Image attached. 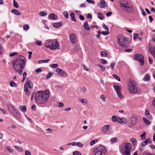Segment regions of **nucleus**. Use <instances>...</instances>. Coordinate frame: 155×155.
Here are the masks:
<instances>
[{
	"label": "nucleus",
	"mask_w": 155,
	"mask_h": 155,
	"mask_svg": "<svg viewBox=\"0 0 155 155\" xmlns=\"http://www.w3.org/2000/svg\"><path fill=\"white\" fill-rule=\"evenodd\" d=\"M115 63H114V62H112V63L111 64V65H110V67H111V69L112 70H113L114 69V67L115 66Z\"/></svg>",
	"instance_id": "nucleus-54"
},
{
	"label": "nucleus",
	"mask_w": 155,
	"mask_h": 155,
	"mask_svg": "<svg viewBox=\"0 0 155 155\" xmlns=\"http://www.w3.org/2000/svg\"><path fill=\"white\" fill-rule=\"evenodd\" d=\"M113 86L116 92L117 93L118 97L119 98H122V95L120 91V87L115 84H114L113 85Z\"/></svg>",
	"instance_id": "nucleus-8"
},
{
	"label": "nucleus",
	"mask_w": 155,
	"mask_h": 155,
	"mask_svg": "<svg viewBox=\"0 0 155 155\" xmlns=\"http://www.w3.org/2000/svg\"><path fill=\"white\" fill-rule=\"evenodd\" d=\"M152 141L149 138L147 139L145 141H143L141 143L142 146L144 147L147 145L148 143H151Z\"/></svg>",
	"instance_id": "nucleus-16"
},
{
	"label": "nucleus",
	"mask_w": 155,
	"mask_h": 155,
	"mask_svg": "<svg viewBox=\"0 0 155 155\" xmlns=\"http://www.w3.org/2000/svg\"><path fill=\"white\" fill-rule=\"evenodd\" d=\"M30 28L28 24H26L23 26V29L25 31H27Z\"/></svg>",
	"instance_id": "nucleus-35"
},
{
	"label": "nucleus",
	"mask_w": 155,
	"mask_h": 155,
	"mask_svg": "<svg viewBox=\"0 0 155 155\" xmlns=\"http://www.w3.org/2000/svg\"><path fill=\"white\" fill-rule=\"evenodd\" d=\"M117 140V138H112L111 139L110 141L113 143H114Z\"/></svg>",
	"instance_id": "nucleus-61"
},
{
	"label": "nucleus",
	"mask_w": 155,
	"mask_h": 155,
	"mask_svg": "<svg viewBox=\"0 0 155 155\" xmlns=\"http://www.w3.org/2000/svg\"><path fill=\"white\" fill-rule=\"evenodd\" d=\"M123 147L121 149L123 155H130L131 146L130 143H124L122 146Z\"/></svg>",
	"instance_id": "nucleus-4"
},
{
	"label": "nucleus",
	"mask_w": 155,
	"mask_h": 155,
	"mask_svg": "<svg viewBox=\"0 0 155 155\" xmlns=\"http://www.w3.org/2000/svg\"><path fill=\"white\" fill-rule=\"evenodd\" d=\"M24 91L25 94L27 96H29L30 95V92L28 90V87L24 88Z\"/></svg>",
	"instance_id": "nucleus-26"
},
{
	"label": "nucleus",
	"mask_w": 155,
	"mask_h": 155,
	"mask_svg": "<svg viewBox=\"0 0 155 155\" xmlns=\"http://www.w3.org/2000/svg\"><path fill=\"white\" fill-rule=\"evenodd\" d=\"M72 146H77L80 147H82L83 145V144L79 142H74L72 143Z\"/></svg>",
	"instance_id": "nucleus-25"
},
{
	"label": "nucleus",
	"mask_w": 155,
	"mask_h": 155,
	"mask_svg": "<svg viewBox=\"0 0 155 155\" xmlns=\"http://www.w3.org/2000/svg\"><path fill=\"white\" fill-rule=\"evenodd\" d=\"M103 27L107 31H109L108 28L104 24H103Z\"/></svg>",
	"instance_id": "nucleus-60"
},
{
	"label": "nucleus",
	"mask_w": 155,
	"mask_h": 155,
	"mask_svg": "<svg viewBox=\"0 0 155 155\" xmlns=\"http://www.w3.org/2000/svg\"><path fill=\"white\" fill-rule=\"evenodd\" d=\"M106 152L104 146H100L95 149L94 150L95 155H105Z\"/></svg>",
	"instance_id": "nucleus-5"
},
{
	"label": "nucleus",
	"mask_w": 155,
	"mask_h": 155,
	"mask_svg": "<svg viewBox=\"0 0 155 155\" xmlns=\"http://www.w3.org/2000/svg\"><path fill=\"white\" fill-rule=\"evenodd\" d=\"M30 81H27L24 85V88L25 87H28L30 89H31L33 87L32 85H31L30 84Z\"/></svg>",
	"instance_id": "nucleus-24"
},
{
	"label": "nucleus",
	"mask_w": 155,
	"mask_h": 155,
	"mask_svg": "<svg viewBox=\"0 0 155 155\" xmlns=\"http://www.w3.org/2000/svg\"><path fill=\"white\" fill-rule=\"evenodd\" d=\"M86 1L87 2L89 3L93 4H95V2L92 0H86Z\"/></svg>",
	"instance_id": "nucleus-56"
},
{
	"label": "nucleus",
	"mask_w": 155,
	"mask_h": 155,
	"mask_svg": "<svg viewBox=\"0 0 155 155\" xmlns=\"http://www.w3.org/2000/svg\"><path fill=\"white\" fill-rule=\"evenodd\" d=\"M63 25V23L61 22H59L58 23H54L53 24V26L54 28H58L60 27Z\"/></svg>",
	"instance_id": "nucleus-18"
},
{
	"label": "nucleus",
	"mask_w": 155,
	"mask_h": 155,
	"mask_svg": "<svg viewBox=\"0 0 155 155\" xmlns=\"http://www.w3.org/2000/svg\"><path fill=\"white\" fill-rule=\"evenodd\" d=\"M101 54L103 57H106L107 55V54L104 51H102L101 52Z\"/></svg>",
	"instance_id": "nucleus-46"
},
{
	"label": "nucleus",
	"mask_w": 155,
	"mask_h": 155,
	"mask_svg": "<svg viewBox=\"0 0 155 155\" xmlns=\"http://www.w3.org/2000/svg\"><path fill=\"white\" fill-rule=\"evenodd\" d=\"M118 117L115 116H113L111 118L112 120L114 122H116L117 121Z\"/></svg>",
	"instance_id": "nucleus-34"
},
{
	"label": "nucleus",
	"mask_w": 155,
	"mask_h": 155,
	"mask_svg": "<svg viewBox=\"0 0 155 155\" xmlns=\"http://www.w3.org/2000/svg\"><path fill=\"white\" fill-rule=\"evenodd\" d=\"M25 155H31V153L29 150H27L25 151Z\"/></svg>",
	"instance_id": "nucleus-57"
},
{
	"label": "nucleus",
	"mask_w": 155,
	"mask_h": 155,
	"mask_svg": "<svg viewBox=\"0 0 155 155\" xmlns=\"http://www.w3.org/2000/svg\"><path fill=\"white\" fill-rule=\"evenodd\" d=\"M52 45H51L50 49L54 50L57 49L59 46L58 43L57 41H54L53 40Z\"/></svg>",
	"instance_id": "nucleus-10"
},
{
	"label": "nucleus",
	"mask_w": 155,
	"mask_h": 155,
	"mask_svg": "<svg viewBox=\"0 0 155 155\" xmlns=\"http://www.w3.org/2000/svg\"><path fill=\"white\" fill-rule=\"evenodd\" d=\"M46 131L48 133L51 134L52 132V130L50 128H48L46 130Z\"/></svg>",
	"instance_id": "nucleus-63"
},
{
	"label": "nucleus",
	"mask_w": 155,
	"mask_h": 155,
	"mask_svg": "<svg viewBox=\"0 0 155 155\" xmlns=\"http://www.w3.org/2000/svg\"><path fill=\"white\" fill-rule=\"evenodd\" d=\"M48 17L51 20H55L58 18L57 16L54 13L50 14L48 16Z\"/></svg>",
	"instance_id": "nucleus-19"
},
{
	"label": "nucleus",
	"mask_w": 155,
	"mask_h": 155,
	"mask_svg": "<svg viewBox=\"0 0 155 155\" xmlns=\"http://www.w3.org/2000/svg\"><path fill=\"white\" fill-rule=\"evenodd\" d=\"M13 6L16 8H18L19 7L18 3L16 2L15 0H13Z\"/></svg>",
	"instance_id": "nucleus-39"
},
{
	"label": "nucleus",
	"mask_w": 155,
	"mask_h": 155,
	"mask_svg": "<svg viewBox=\"0 0 155 155\" xmlns=\"http://www.w3.org/2000/svg\"><path fill=\"white\" fill-rule=\"evenodd\" d=\"M143 80L145 81H148L150 80V77L149 74H146L143 78Z\"/></svg>",
	"instance_id": "nucleus-22"
},
{
	"label": "nucleus",
	"mask_w": 155,
	"mask_h": 155,
	"mask_svg": "<svg viewBox=\"0 0 155 155\" xmlns=\"http://www.w3.org/2000/svg\"><path fill=\"white\" fill-rule=\"evenodd\" d=\"M53 40H47L46 41L45 47L47 48L50 49L51 45H52Z\"/></svg>",
	"instance_id": "nucleus-14"
},
{
	"label": "nucleus",
	"mask_w": 155,
	"mask_h": 155,
	"mask_svg": "<svg viewBox=\"0 0 155 155\" xmlns=\"http://www.w3.org/2000/svg\"><path fill=\"white\" fill-rule=\"evenodd\" d=\"M128 89L130 92L132 93H139V89L135 86V84L131 82L129 84Z\"/></svg>",
	"instance_id": "nucleus-7"
},
{
	"label": "nucleus",
	"mask_w": 155,
	"mask_h": 155,
	"mask_svg": "<svg viewBox=\"0 0 155 155\" xmlns=\"http://www.w3.org/2000/svg\"><path fill=\"white\" fill-rule=\"evenodd\" d=\"M130 141L132 142L134 146L137 145V140L136 139L132 138L131 139Z\"/></svg>",
	"instance_id": "nucleus-33"
},
{
	"label": "nucleus",
	"mask_w": 155,
	"mask_h": 155,
	"mask_svg": "<svg viewBox=\"0 0 155 155\" xmlns=\"http://www.w3.org/2000/svg\"><path fill=\"white\" fill-rule=\"evenodd\" d=\"M112 14V12H107L106 14V15L107 17L110 16Z\"/></svg>",
	"instance_id": "nucleus-64"
},
{
	"label": "nucleus",
	"mask_w": 155,
	"mask_h": 155,
	"mask_svg": "<svg viewBox=\"0 0 155 155\" xmlns=\"http://www.w3.org/2000/svg\"><path fill=\"white\" fill-rule=\"evenodd\" d=\"M98 17L100 19L102 20L104 18V15L103 14L100 12L97 13Z\"/></svg>",
	"instance_id": "nucleus-31"
},
{
	"label": "nucleus",
	"mask_w": 155,
	"mask_h": 155,
	"mask_svg": "<svg viewBox=\"0 0 155 155\" xmlns=\"http://www.w3.org/2000/svg\"><path fill=\"white\" fill-rule=\"evenodd\" d=\"M149 52L153 55V53L155 51V48H153V46H150L149 47Z\"/></svg>",
	"instance_id": "nucleus-29"
},
{
	"label": "nucleus",
	"mask_w": 155,
	"mask_h": 155,
	"mask_svg": "<svg viewBox=\"0 0 155 155\" xmlns=\"http://www.w3.org/2000/svg\"><path fill=\"white\" fill-rule=\"evenodd\" d=\"M70 38L71 41L73 43H75L76 41V38L75 35L73 33H71L70 35Z\"/></svg>",
	"instance_id": "nucleus-13"
},
{
	"label": "nucleus",
	"mask_w": 155,
	"mask_h": 155,
	"mask_svg": "<svg viewBox=\"0 0 155 155\" xmlns=\"http://www.w3.org/2000/svg\"><path fill=\"white\" fill-rule=\"evenodd\" d=\"M110 127V125L107 124L104 126L102 129V131L103 132L106 133L107 131L108 130Z\"/></svg>",
	"instance_id": "nucleus-20"
},
{
	"label": "nucleus",
	"mask_w": 155,
	"mask_h": 155,
	"mask_svg": "<svg viewBox=\"0 0 155 155\" xmlns=\"http://www.w3.org/2000/svg\"><path fill=\"white\" fill-rule=\"evenodd\" d=\"M124 1H120V6L121 7H124L126 10L128 12H131L133 10V8L132 6H129L128 5V2H126L124 3Z\"/></svg>",
	"instance_id": "nucleus-6"
},
{
	"label": "nucleus",
	"mask_w": 155,
	"mask_h": 155,
	"mask_svg": "<svg viewBox=\"0 0 155 155\" xmlns=\"http://www.w3.org/2000/svg\"><path fill=\"white\" fill-rule=\"evenodd\" d=\"M139 34H137L136 33H135L134 34V37H133V39L134 40H135L137 38V36L139 35Z\"/></svg>",
	"instance_id": "nucleus-62"
},
{
	"label": "nucleus",
	"mask_w": 155,
	"mask_h": 155,
	"mask_svg": "<svg viewBox=\"0 0 155 155\" xmlns=\"http://www.w3.org/2000/svg\"><path fill=\"white\" fill-rule=\"evenodd\" d=\"M10 85L12 87H15L17 86V84L12 81H10Z\"/></svg>",
	"instance_id": "nucleus-36"
},
{
	"label": "nucleus",
	"mask_w": 155,
	"mask_h": 155,
	"mask_svg": "<svg viewBox=\"0 0 155 155\" xmlns=\"http://www.w3.org/2000/svg\"><path fill=\"white\" fill-rule=\"evenodd\" d=\"M143 120L144 123H146V124L149 125L150 124V121L148 120L147 119L143 117Z\"/></svg>",
	"instance_id": "nucleus-38"
},
{
	"label": "nucleus",
	"mask_w": 155,
	"mask_h": 155,
	"mask_svg": "<svg viewBox=\"0 0 155 155\" xmlns=\"http://www.w3.org/2000/svg\"><path fill=\"white\" fill-rule=\"evenodd\" d=\"M49 97V91L46 90L43 91H40L35 93V96L36 102L39 104H45Z\"/></svg>",
	"instance_id": "nucleus-2"
},
{
	"label": "nucleus",
	"mask_w": 155,
	"mask_h": 155,
	"mask_svg": "<svg viewBox=\"0 0 155 155\" xmlns=\"http://www.w3.org/2000/svg\"><path fill=\"white\" fill-rule=\"evenodd\" d=\"M58 105H57V106L59 107H63L64 105L63 103L61 102H58Z\"/></svg>",
	"instance_id": "nucleus-43"
},
{
	"label": "nucleus",
	"mask_w": 155,
	"mask_h": 155,
	"mask_svg": "<svg viewBox=\"0 0 155 155\" xmlns=\"http://www.w3.org/2000/svg\"><path fill=\"white\" fill-rule=\"evenodd\" d=\"M81 102L82 103H85L86 104H87V101L85 99H81Z\"/></svg>",
	"instance_id": "nucleus-58"
},
{
	"label": "nucleus",
	"mask_w": 155,
	"mask_h": 155,
	"mask_svg": "<svg viewBox=\"0 0 155 155\" xmlns=\"http://www.w3.org/2000/svg\"><path fill=\"white\" fill-rule=\"evenodd\" d=\"M146 133L144 132L140 135L141 139L142 140H144L146 139Z\"/></svg>",
	"instance_id": "nucleus-32"
},
{
	"label": "nucleus",
	"mask_w": 155,
	"mask_h": 155,
	"mask_svg": "<svg viewBox=\"0 0 155 155\" xmlns=\"http://www.w3.org/2000/svg\"><path fill=\"white\" fill-rule=\"evenodd\" d=\"M26 64V61L25 57L22 55L18 56L13 61L12 67L14 70L19 74H22L23 70Z\"/></svg>",
	"instance_id": "nucleus-1"
},
{
	"label": "nucleus",
	"mask_w": 155,
	"mask_h": 155,
	"mask_svg": "<svg viewBox=\"0 0 155 155\" xmlns=\"http://www.w3.org/2000/svg\"><path fill=\"white\" fill-rule=\"evenodd\" d=\"M47 13L46 12H41L39 13V15L41 16H44L46 15Z\"/></svg>",
	"instance_id": "nucleus-42"
},
{
	"label": "nucleus",
	"mask_w": 155,
	"mask_h": 155,
	"mask_svg": "<svg viewBox=\"0 0 155 155\" xmlns=\"http://www.w3.org/2000/svg\"><path fill=\"white\" fill-rule=\"evenodd\" d=\"M14 114H12L11 115H12L14 117L16 118L17 120L19 119L21 117V114L19 112L18 110L17 109H16L14 111Z\"/></svg>",
	"instance_id": "nucleus-11"
},
{
	"label": "nucleus",
	"mask_w": 155,
	"mask_h": 155,
	"mask_svg": "<svg viewBox=\"0 0 155 155\" xmlns=\"http://www.w3.org/2000/svg\"><path fill=\"white\" fill-rule=\"evenodd\" d=\"M56 72L61 76H62L64 74L66 75H67V74L64 72L62 69L58 68H57Z\"/></svg>",
	"instance_id": "nucleus-12"
},
{
	"label": "nucleus",
	"mask_w": 155,
	"mask_h": 155,
	"mask_svg": "<svg viewBox=\"0 0 155 155\" xmlns=\"http://www.w3.org/2000/svg\"><path fill=\"white\" fill-rule=\"evenodd\" d=\"M143 155H153L151 153H148L146 151H145L143 153Z\"/></svg>",
	"instance_id": "nucleus-59"
},
{
	"label": "nucleus",
	"mask_w": 155,
	"mask_h": 155,
	"mask_svg": "<svg viewBox=\"0 0 155 155\" xmlns=\"http://www.w3.org/2000/svg\"><path fill=\"white\" fill-rule=\"evenodd\" d=\"M101 33L104 35H107L109 34L110 32L108 31H104L101 32Z\"/></svg>",
	"instance_id": "nucleus-48"
},
{
	"label": "nucleus",
	"mask_w": 155,
	"mask_h": 155,
	"mask_svg": "<svg viewBox=\"0 0 155 155\" xmlns=\"http://www.w3.org/2000/svg\"><path fill=\"white\" fill-rule=\"evenodd\" d=\"M73 154L74 155H81V153L78 151L73 152Z\"/></svg>",
	"instance_id": "nucleus-44"
},
{
	"label": "nucleus",
	"mask_w": 155,
	"mask_h": 155,
	"mask_svg": "<svg viewBox=\"0 0 155 155\" xmlns=\"http://www.w3.org/2000/svg\"><path fill=\"white\" fill-rule=\"evenodd\" d=\"M100 62L103 64H107V61L104 59H101L100 60Z\"/></svg>",
	"instance_id": "nucleus-45"
},
{
	"label": "nucleus",
	"mask_w": 155,
	"mask_h": 155,
	"mask_svg": "<svg viewBox=\"0 0 155 155\" xmlns=\"http://www.w3.org/2000/svg\"><path fill=\"white\" fill-rule=\"evenodd\" d=\"M53 75V73L52 72H50L48 73L46 77V78L48 79L50 78Z\"/></svg>",
	"instance_id": "nucleus-37"
},
{
	"label": "nucleus",
	"mask_w": 155,
	"mask_h": 155,
	"mask_svg": "<svg viewBox=\"0 0 155 155\" xmlns=\"http://www.w3.org/2000/svg\"><path fill=\"white\" fill-rule=\"evenodd\" d=\"M117 41L118 43L123 47H128L129 46V41L127 38L121 35H119L117 37Z\"/></svg>",
	"instance_id": "nucleus-3"
},
{
	"label": "nucleus",
	"mask_w": 155,
	"mask_h": 155,
	"mask_svg": "<svg viewBox=\"0 0 155 155\" xmlns=\"http://www.w3.org/2000/svg\"><path fill=\"white\" fill-rule=\"evenodd\" d=\"M63 14L66 18H69V15L67 12L65 11L63 13Z\"/></svg>",
	"instance_id": "nucleus-41"
},
{
	"label": "nucleus",
	"mask_w": 155,
	"mask_h": 155,
	"mask_svg": "<svg viewBox=\"0 0 155 155\" xmlns=\"http://www.w3.org/2000/svg\"><path fill=\"white\" fill-rule=\"evenodd\" d=\"M58 66V64H53L50 65V66L52 68H55Z\"/></svg>",
	"instance_id": "nucleus-51"
},
{
	"label": "nucleus",
	"mask_w": 155,
	"mask_h": 155,
	"mask_svg": "<svg viewBox=\"0 0 155 155\" xmlns=\"http://www.w3.org/2000/svg\"><path fill=\"white\" fill-rule=\"evenodd\" d=\"M36 44L37 45L41 46L42 45V43L41 41H37L36 42Z\"/></svg>",
	"instance_id": "nucleus-49"
},
{
	"label": "nucleus",
	"mask_w": 155,
	"mask_h": 155,
	"mask_svg": "<svg viewBox=\"0 0 155 155\" xmlns=\"http://www.w3.org/2000/svg\"><path fill=\"white\" fill-rule=\"evenodd\" d=\"M113 77L116 80H118L119 81H120V78L118 76H117V75L114 74L113 75Z\"/></svg>",
	"instance_id": "nucleus-50"
},
{
	"label": "nucleus",
	"mask_w": 155,
	"mask_h": 155,
	"mask_svg": "<svg viewBox=\"0 0 155 155\" xmlns=\"http://www.w3.org/2000/svg\"><path fill=\"white\" fill-rule=\"evenodd\" d=\"M70 16L71 19L74 22H76L77 20H76L75 15L74 13L72 12L70 14Z\"/></svg>",
	"instance_id": "nucleus-28"
},
{
	"label": "nucleus",
	"mask_w": 155,
	"mask_h": 155,
	"mask_svg": "<svg viewBox=\"0 0 155 155\" xmlns=\"http://www.w3.org/2000/svg\"><path fill=\"white\" fill-rule=\"evenodd\" d=\"M6 149L8 150V151L10 153H12L13 152V150L11 149L10 147L9 146H8L6 147Z\"/></svg>",
	"instance_id": "nucleus-52"
},
{
	"label": "nucleus",
	"mask_w": 155,
	"mask_h": 155,
	"mask_svg": "<svg viewBox=\"0 0 155 155\" xmlns=\"http://www.w3.org/2000/svg\"><path fill=\"white\" fill-rule=\"evenodd\" d=\"M50 60L48 59L46 60H39L38 61V62L39 64H41L42 62L43 63H47Z\"/></svg>",
	"instance_id": "nucleus-40"
},
{
	"label": "nucleus",
	"mask_w": 155,
	"mask_h": 155,
	"mask_svg": "<svg viewBox=\"0 0 155 155\" xmlns=\"http://www.w3.org/2000/svg\"><path fill=\"white\" fill-rule=\"evenodd\" d=\"M97 66L101 68V71H105V68L103 65H101L99 64H98Z\"/></svg>",
	"instance_id": "nucleus-47"
},
{
	"label": "nucleus",
	"mask_w": 155,
	"mask_h": 155,
	"mask_svg": "<svg viewBox=\"0 0 155 155\" xmlns=\"http://www.w3.org/2000/svg\"><path fill=\"white\" fill-rule=\"evenodd\" d=\"M8 109L10 111V113L11 114H14V112L12 111V110H13L14 111L15 110H16L17 109L14 107L12 104H9L8 106Z\"/></svg>",
	"instance_id": "nucleus-17"
},
{
	"label": "nucleus",
	"mask_w": 155,
	"mask_h": 155,
	"mask_svg": "<svg viewBox=\"0 0 155 155\" xmlns=\"http://www.w3.org/2000/svg\"><path fill=\"white\" fill-rule=\"evenodd\" d=\"M107 5L104 0H101L100 2L98 3V6L101 8H104Z\"/></svg>",
	"instance_id": "nucleus-15"
},
{
	"label": "nucleus",
	"mask_w": 155,
	"mask_h": 155,
	"mask_svg": "<svg viewBox=\"0 0 155 155\" xmlns=\"http://www.w3.org/2000/svg\"><path fill=\"white\" fill-rule=\"evenodd\" d=\"M84 28L87 30H90V28L88 26V22L87 21H86L84 22Z\"/></svg>",
	"instance_id": "nucleus-27"
},
{
	"label": "nucleus",
	"mask_w": 155,
	"mask_h": 155,
	"mask_svg": "<svg viewBox=\"0 0 155 155\" xmlns=\"http://www.w3.org/2000/svg\"><path fill=\"white\" fill-rule=\"evenodd\" d=\"M19 109L22 112H25L26 111V107L25 106H20L19 107Z\"/></svg>",
	"instance_id": "nucleus-30"
},
{
	"label": "nucleus",
	"mask_w": 155,
	"mask_h": 155,
	"mask_svg": "<svg viewBox=\"0 0 155 155\" xmlns=\"http://www.w3.org/2000/svg\"><path fill=\"white\" fill-rule=\"evenodd\" d=\"M117 120V121L120 124H122L123 123V122L122 121V118H120L118 117Z\"/></svg>",
	"instance_id": "nucleus-53"
},
{
	"label": "nucleus",
	"mask_w": 155,
	"mask_h": 155,
	"mask_svg": "<svg viewBox=\"0 0 155 155\" xmlns=\"http://www.w3.org/2000/svg\"><path fill=\"white\" fill-rule=\"evenodd\" d=\"M134 59L139 61L140 63V65H143L144 64L143 56L141 54H137L134 55Z\"/></svg>",
	"instance_id": "nucleus-9"
},
{
	"label": "nucleus",
	"mask_w": 155,
	"mask_h": 155,
	"mask_svg": "<svg viewBox=\"0 0 155 155\" xmlns=\"http://www.w3.org/2000/svg\"><path fill=\"white\" fill-rule=\"evenodd\" d=\"M101 32L100 31H98L97 34L96 35V36L98 38H100V35H101Z\"/></svg>",
	"instance_id": "nucleus-55"
},
{
	"label": "nucleus",
	"mask_w": 155,
	"mask_h": 155,
	"mask_svg": "<svg viewBox=\"0 0 155 155\" xmlns=\"http://www.w3.org/2000/svg\"><path fill=\"white\" fill-rule=\"evenodd\" d=\"M11 12L12 13H14L15 15H21L20 12L18 10L13 9L11 11Z\"/></svg>",
	"instance_id": "nucleus-21"
},
{
	"label": "nucleus",
	"mask_w": 155,
	"mask_h": 155,
	"mask_svg": "<svg viewBox=\"0 0 155 155\" xmlns=\"http://www.w3.org/2000/svg\"><path fill=\"white\" fill-rule=\"evenodd\" d=\"M130 122L132 126L134 125L136 122V118L134 117H132L131 118Z\"/></svg>",
	"instance_id": "nucleus-23"
}]
</instances>
